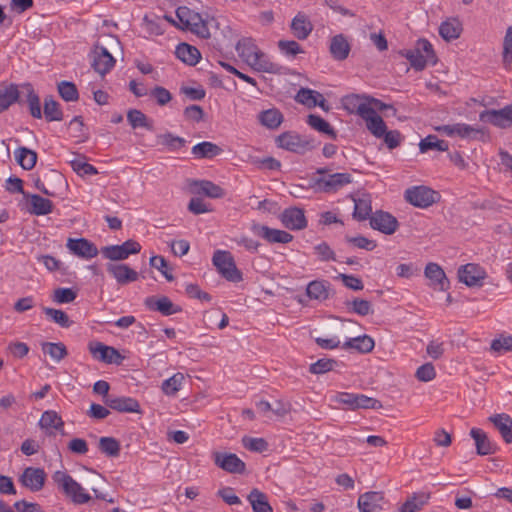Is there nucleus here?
Returning <instances> with one entry per match:
<instances>
[{"label":"nucleus","instance_id":"49530a36","mask_svg":"<svg viewBox=\"0 0 512 512\" xmlns=\"http://www.w3.org/2000/svg\"><path fill=\"white\" fill-rule=\"evenodd\" d=\"M195 187L198 193H202L210 198H221L225 195L224 189L211 181H197L195 182Z\"/></svg>","mask_w":512,"mask_h":512},{"label":"nucleus","instance_id":"473e14b6","mask_svg":"<svg viewBox=\"0 0 512 512\" xmlns=\"http://www.w3.org/2000/svg\"><path fill=\"white\" fill-rule=\"evenodd\" d=\"M374 345V340L371 337L363 335L347 339L342 347L346 350H356L361 353H368L373 350Z\"/></svg>","mask_w":512,"mask_h":512},{"label":"nucleus","instance_id":"e433bc0d","mask_svg":"<svg viewBox=\"0 0 512 512\" xmlns=\"http://www.w3.org/2000/svg\"><path fill=\"white\" fill-rule=\"evenodd\" d=\"M63 425L61 417L53 410L45 411L39 420V426L49 434H52L54 430L62 429Z\"/></svg>","mask_w":512,"mask_h":512},{"label":"nucleus","instance_id":"9b49d317","mask_svg":"<svg viewBox=\"0 0 512 512\" xmlns=\"http://www.w3.org/2000/svg\"><path fill=\"white\" fill-rule=\"evenodd\" d=\"M213 459L216 466L228 473L241 474L245 471V463L234 453L214 452Z\"/></svg>","mask_w":512,"mask_h":512},{"label":"nucleus","instance_id":"cd10ccee","mask_svg":"<svg viewBox=\"0 0 512 512\" xmlns=\"http://www.w3.org/2000/svg\"><path fill=\"white\" fill-rule=\"evenodd\" d=\"M290 29L292 34L299 40H305L313 30V24L308 16L299 12L291 21Z\"/></svg>","mask_w":512,"mask_h":512},{"label":"nucleus","instance_id":"6e6552de","mask_svg":"<svg viewBox=\"0 0 512 512\" xmlns=\"http://www.w3.org/2000/svg\"><path fill=\"white\" fill-rule=\"evenodd\" d=\"M92 67L100 75H105L115 66V59L107 48L97 43L92 52Z\"/></svg>","mask_w":512,"mask_h":512},{"label":"nucleus","instance_id":"4be33fe9","mask_svg":"<svg viewBox=\"0 0 512 512\" xmlns=\"http://www.w3.org/2000/svg\"><path fill=\"white\" fill-rule=\"evenodd\" d=\"M28 202V212L36 216L50 214L53 211V202L38 194H24Z\"/></svg>","mask_w":512,"mask_h":512},{"label":"nucleus","instance_id":"7c9ffc66","mask_svg":"<svg viewBox=\"0 0 512 512\" xmlns=\"http://www.w3.org/2000/svg\"><path fill=\"white\" fill-rule=\"evenodd\" d=\"M506 443H512V418L507 414H496L489 417Z\"/></svg>","mask_w":512,"mask_h":512},{"label":"nucleus","instance_id":"bf43d9fd","mask_svg":"<svg viewBox=\"0 0 512 512\" xmlns=\"http://www.w3.org/2000/svg\"><path fill=\"white\" fill-rule=\"evenodd\" d=\"M491 350L498 354L512 352V336L500 335L491 342Z\"/></svg>","mask_w":512,"mask_h":512},{"label":"nucleus","instance_id":"2f4dec72","mask_svg":"<svg viewBox=\"0 0 512 512\" xmlns=\"http://www.w3.org/2000/svg\"><path fill=\"white\" fill-rule=\"evenodd\" d=\"M106 404L113 410L119 412H139V403L130 397H108Z\"/></svg>","mask_w":512,"mask_h":512},{"label":"nucleus","instance_id":"dca6fc26","mask_svg":"<svg viewBox=\"0 0 512 512\" xmlns=\"http://www.w3.org/2000/svg\"><path fill=\"white\" fill-rule=\"evenodd\" d=\"M46 473L41 468L28 467L19 478L21 484L32 492L40 491L45 484Z\"/></svg>","mask_w":512,"mask_h":512},{"label":"nucleus","instance_id":"ea45409f","mask_svg":"<svg viewBox=\"0 0 512 512\" xmlns=\"http://www.w3.org/2000/svg\"><path fill=\"white\" fill-rule=\"evenodd\" d=\"M328 288V282L314 280L307 285L306 294L310 299L323 301L328 298Z\"/></svg>","mask_w":512,"mask_h":512},{"label":"nucleus","instance_id":"ddd939ff","mask_svg":"<svg viewBox=\"0 0 512 512\" xmlns=\"http://www.w3.org/2000/svg\"><path fill=\"white\" fill-rule=\"evenodd\" d=\"M486 277L485 270L473 263H468L458 269V278L469 287L481 286Z\"/></svg>","mask_w":512,"mask_h":512},{"label":"nucleus","instance_id":"6ab92c4d","mask_svg":"<svg viewBox=\"0 0 512 512\" xmlns=\"http://www.w3.org/2000/svg\"><path fill=\"white\" fill-rule=\"evenodd\" d=\"M424 274L430 281V287L434 290L444 291L448 288L449 280L444 270L437 263H428L425 267Z\"/></svg>","mask_w":512,"mask_h":512},{"label":"nucleus","instance_id":"aec40b11","mask_svg":"<svg viewBox=\"0 0 512 512\" xmlns=\"http://www.w3.org/2000/svg\"><path fill=\"white\" fill-rule=\"evenodd\" d=\"M280 220L290 230H301L307 226L304 211L297 207L285 209L280 215Z\"/></svg>","mask_w":512,"mask_h":512},{"label":"nucleus","instance_id":"de8ad7c7","mask_svg":"<svg viewBox=\"0 0 512 512\" xmlns=\"http://www.w3.org/2000/svg\"><path fill=\"white\" fill-rule=\"evenodd\" d=\"M156 143L170 151H176L185 145V140L172 133H164L156 136Z\"/></svg>","mask_w":512,"mask_h":512},{"label":"nucleus","instance_id":"8fccbe9b","mask_svg":"<svg viewBox=\"0 0 512 512\" xmlns=\"http://www.w3.org/2000/svg\"><path fill=\"white\" fill-rule=\"evenodd\" d=\"M448 148V143L444 140L438 139L435 135H428L419 143V149L422 153L429 150L447 151Z\"/></svg>","mask_w":512,"mask_h":512},{"label":"nucleus","instance_id":"e2e57ef3","mask_svg":"<svg viewBox=\"0 0 512 512\" xmlns=\"http://www.w3.org/2000/svg\"><path fill=\"white\" fill-rule=\"evenodd\" d=\"M71 167L74 172H76L79 176H86V175H96L98 173L97 169L85 162L81 158H76L70 162Z\"/></svg>","mask_w":512,"mask_h":512},{"label":"nucleus","instance_id":"5fc2aeb1","mask_svg":"<svg viewBox=\"0 0 512 512\" xmlns=\"http://www.w3.org/2000/svg\"><path fill=\"white\" fill-rule=\"evenodd\" d=\"M368 98L369 96L366 95L350 94L342 98V104L344 109L349 113L358 114L359 107L362 106L363 102H366Z\"/></svg>","mask_w":512,"mask_h":512},{"label":"nucleus","instance_id":"b1692460","mask_svg":"<svg viewBox=\"0 0 512 512\" xmlns=\"http://www.w3.org/2000/svg\"><path fill=\"white\" fill-rule=\"evenodd\" d=\"M392 108L391 105L385 104L382 101L369 97L366 102H363L362 106L359 107V115L365 123L379 116L378 111Z\"/></svg>","mask_w":512,"mask_h":512},{"label":"nucleus","instance_id":"9d476101","mask_svg":"<svg viewBox=\"0 0 512 512\" xmlns=\"http://www.w3.org/2000/svg\"><path fill=\"white\" fill-rule=\"evenodd\" d=\"M479 118L499 128L510 127L512 126V104L499 110H485L480 113Z\"/></svg>","mask_w":512,"mask_h":512},{"label":"nucleus","instance_id":"79ce46f5","mask_svg":"<svg viewBox=\"0 0 512 512\" xmlns=\"http://www.w3.org/2000/svg\"><path fill=\"white\" fill-rule=\"evenodd\" d=\"M222 149L216 144L208 141H204L196 144L192 148V154L196 158H212L219 155Z\"/></svg>","mask_w":512,"mask_h":512},{"label":"nucleus","instance_id":"a211bd4d","mask_svg":"<svg viewBox=\"0 0 512 512\" xmlns=\"http://www.w3.org/2000/svg\"><path fill=\"white\" fill-rule=\"evenodd\" d=\"M145 306L152 311L160 312L162 315L169 316L181 311V308L175 305L166 296H150L144 301Z\"/></svg>","mask_w":512,"mask_h":512},{"label":"nucleus","instance_id":"7ed1b4c3","mask_svg":"<svg viewBox=\"0 0 512 512\" xmlns=\"http://www.w3.org/2000/svg\"><path fill=\"white\" fill-rule=\"evenodd\" d=\"M176 16L179 24H176L182 30H188L201 38H209L210 32L207 22L202 16L188 7L181 6L176 10Z\"/></svg>","mask_w":512,"mask_h":512},{"label":"nucleus","instance_id":"423d86ee","mask_svg":"<svg viewBox=\"0 0 512 512\" xmlns=\"http://www.w3.org/2000/svg\"><path fill=\"white\" fill-rule=\"evenodd\" d=\"M352 182V176L349 173H334L315 180L318 190L325 193H335L344 186Z\"/></svg>","mask_w":512,"mask_h":512},{"label":"nucleus","instance_id":"f8f14e48","mask_svg":"<svg viewBox=\"0 0 512 512\" xmlns=\"http://www.w3.org/2000/svg\"><path fill=\"white\" fill-rule=\"evenodd\" d=\"M370 225L374 230H378L386 235H392L399 227L397 219L388 212L379 210L370 217Z\"/></svg>","mask_w":512,"mask_h":512},{"label":"nucleus","instance_id":"bb28decb","mask_svg":"<svg viewBox=\"0 0 512 512\" xmlns=\"http://www.w3.org/2000/svg\"><path fill=\"white\" fill-rule=\"evenodd\" d=\"M21 96L18 100L27 102L31 115L34 118H41L42 111L40 99L30 84H24L20 87Z\"/></svg>","mask_w":512,"mask_h":512},{"label":"nucleus","instance_id":"052dcab7","mask_svg":"<svg viewBox=\"0 0 512 512\" xmlns=\"http://www.w3.org/2000/svg\"><path fill=\"white\" fill-rule=\"evenodd\" d=\"M44 115L48 121L62 120V111L59 104L52 98L46 99L44 103Z\"/></svg>","mask_w":512,"mask_h":512},{"label":"nucleus","instance_id":"5701e85b","mask_svg":"<svg viewBox=\"0 0 512 512\" xmlns=\"http://www.w3.org/2000/svg\"><path fill=\"white\" fill-rule=\"evenodd\" d=\"M67 248L73 254L86 259H91L98 254L96 246L84 238L68 239Z\"/></svg>","mask_w":512,"mask_h":512},{"label":"nucleus","instance_id":"412c9836","mask_svg":"<svg viewBox=\"0 0 512 512\" xmlns=\"http://www.w3.org/2000/svg\"><path fill=\"white\" fill-rule=\"evenodd\" d=\"M253 232L270 243H289L293 236L283 230L269 228L264 225H254Z\"/></svg>","mask_w":512,"mask_h":512},{"label":"nucleus","instance_id":"0eeeda50","mask_svg":"<svg viewBox=\"0 0 512 512\" xmlns=\"http://www.w3.org/2000/svg\"><path fill=\"white\" fill-rule=\"evenodd\" d=\"M437 194L425 186H415L405 191V199L415 207L426 208L435 202Z\"/></svg>","mask_w":512,"mask_h":512},{"label":"nucleus","instance_id":"864d4df0","mask_svg":"<svg viewBox=\"0 0 512 512\" xmlns=\"http://www.w3.org/2000/svg\"><path fill=\"white\" fill-rule=\"evenodd\" d=\"M307 123L316 131L327 134L332 138H336V133L330 124L318 115H309L307 119Z\"/></svg>","mask_w":512,"mask_h":512},{"label":"nucleus","instance_id":"0e129e2a","mask_svg":"<svg viewBox=\"0 0 512 512\" xmlns=\"http://www.w3.org/2000/svg\"><path fill=\"white\" fill-rule=\"evenodd\" d=\"M99 448L108 456H117L120 451L118 441L112 437H101L99 440Z\"/></svg>","mask_w":512,"mask_h":512},{"label":"nucleus","instance_id":"f704fd0d","mask_svg":"<svg viewBox=\"0 0 512 512\" xmlns=\"http://www.w3.org/2000/svg\"><path fill=\"white\" fill-rule=\"evenodd\" d=\"M21 93L16 85L0 86V113L6 110L11 104L18 101Z\"/></svg>","mask_w":512,"mask_h":512},{"label":"nucleus","instance_id":"f3484780","mask_svg":"<svg viewBox=\"0 0 512 512\" xmlns=\"http://www.w3.org/2000/svg\"><path fill=\"white\" fill-rule=\"evenodd\" d=\"M385 504L384 495L381 492L370 491L361 494L357 506L360 512H380Z\"/></svg>","mask_w":512,"mask_h":512},{"label":"nucleus","instance_id":"37998d69","mask_svg":"<svg viewBox=\"0 0 512 512\" xmlns=\"http://www.w3.org/2000/svg\"><path fill=\"white\" fill-rule=\"evenodd\" d=\"M258 119L263 126L276 129L282 123L283 116L279 110L273 108L261 112Z\"/></svg>","mask_w":512,"mask_h":512},{"label":"nucleus","instance_id":"393cba45","mask_svg":"<svg viewBox=\"0 0 512 512\" xmlns=\"http://www.w3.org/2000/svg\"><path fill=\"white\" fill-rule=\"evenodd\" d=\"M392 108L391 105L385 104L382 101L369 97L366 102H363L362 106L359 107V115L365 123L379 116L378 111Z\"/></svg>","mask_w":512,"mask_h":512},{"label":"nucleus","instance_id":"72a5a7b5","mask_svg":"<svg viewBox=\"0 0 512 512\" xmlns=\"http://www.w3.org/2000/svg\"><path fill=\"white\" fill-rule=\"evenodd\" d=\"M350 52V44L347 39L342 35H336L330 42V53L336 60H344L348 57Z\"/></svg>","mask_w":512,"mask_h":512},{"label":"nucleus","instance_id":"1a4fd4ad","mask_svg":"<svg viewBox=\"0 0 512 512\" xmlns=\"http://www.w3.org/2000/svg\"><path fill=\"white\" fill-rule=\"evenodd\" d=\"M436 130L448 137H459L461 139H476L482 130L466 123H455L436 127Z\"/></svg>","mask_w":512,"mask_h":512},{"label":"nucleus","instance_id":"f03ea898","mask_svg":"<svg viewBox=\"0 0 512 512\" xmlns=\"http://www.w3.org/2000/svg\"><path fill=\"white\" fill-rule=\"evenodd\" d=\"M52 480L57 489L73 504H86L92 499L88 491L66 471H55Z\"/></svg>","mask_w":512,"mask_h":512},{"label":"nucleus","instance_id":"3c124183","mask_svg":"<svg viewBox=\"0 0 512 512\" xmlns=\"http://www.w3.org/2000/svg\"><path fill=\"white\" fill-rule=\"evenodd\" d=\"M330 402L335 405L336 408H346L355 410V394L348 392H336L330 397Z\"/></svg>","mask_w":512,"mask_h":512},{"label":"nucleus","instance_id":"69168bd1","mask_svg":"<svg viewBox=\"0 0 512 512\" xmlns=\"http://www.w3.org/2000/svg\"><path fill=\"white\" fill-rule=\"evenodd\" d=\"M366 128L376 138H382L387 129L386 124L380 115L367 122Z\"/></svg>","mask_w":512,"mask_h":512},{"label":"nucleus","instance_id":"13d9d810","mask_svg":"<svg viewBox=\"0 0 512 512\" xmlns=\"http://www.w3.org/2000/svg\"><path fill=\"white\" fill-rule=\"evenodd\" d=\"M77 297L76 291L72 288H57L52 294V301L57 304L73 302Z\"/></svg>","mask_w":512,"mask_h":512},{"label":"nucleus","instance_id":"a878e982","mask_svg":"<svg viewBox=\"0 0 512 512\" xmlns=\"http://www.w3.org/2000/svg\"><path fill=\"white\" fill-rule=\"evenodd\" d=\"M278 147L286 149L291 152H302L307 147V142L302 140L301 137L293 132H285L279 135L276 139Z\"/></svg>","mask_w":512,"mask_h":512},{"label":"nucleus","instance_id":"c756f323","mask_svg":"<svg viewBox=\"0 0 512 512\" xmlns=\"http://www.w3.org/2000/svg\"><path fill=\"white\" fill-rule=\"evenodd\" d=\"M470 436L475 441L477 454L489 455L495 452L494 444L489 440L487 434L482 429L472 428Z\"/></svg>","mask_w":512,"mask_h":512},{"label":"nucleus","instance_id":"338daca9","mask_svg":"<svg viewBox=\"0 0 512 512\" xmlns=\"http://www.w3.org/2000/svg\"><path fill=\"white\" fill-rule=\"evenodd\" d=\"M278 48L286 56H296L303 52L301 46L294 40H280Z\"/></svg>","mask_w":512,"mask_h":512},{"label":"nucleus","instance_id":"4468645a","mask_svg":"<svg viewBox=\"0 0 512 512\" xmlns=\"http://www.w3.org/2000/svg\"><path fill=\"white\" fill-rule=\"evenodd\" d=\"M88 348L92 356L99 361L118 365L123 361V357L118 350L101 342H90Z\"/></svg>","mask_w":512,"mask_h":512},{"label":"nucleus","instance_id":"c9c22d12","mask_svg":"<svg viewBox=\"0 0 512 512\" xmlns=\"http://www.w3.org/2000/svg\"><path fill=\"white\" fill-rule=\"evenodd\" d=\"M176 55L182 62L189 65H196L201 57L196 47L186 43H181L177 46Z\"/></svg>","mask_w":512,"mask_h":512},{"label":"nucleus","instance_id":"603ef678","mask_svg":"<svg viewBox=\"0 0 512 512\" xmlns=\"http://www.w3.org/2000/svg\"><path fill=\"white\" fill-rule=\"evenodd\" d=\"M43 312L51 321L62 328H69L72 325V321L69 316L62 310L43 307Z\"/></svg>","mask_w":512,"mask_h":512},{"label":"nucleus","instance_id":"774afa93","mask_svg":"<svg viewBox=\"0 0 512 512\" xmlns=\"http://www.w3.org/2000/svg\"><path fill=\"white\" fill-rule=\"evenodd\" d=\"M503 61L507 65L512 64V27L507 29L503 41Z\"/></svg>","mask_w":512,"mask_h":512},{"label":"nucleus","instance_id":"39448f33","mask_svg":"<svg viewBox=\"0 0 512 512\" xmlns=\"http://www.w3.org/2000/svg\"><path fill=\"white\" fill-rule=\"evenodd\" d=\"M140 251V243L132 239L125 241L121 245H111L101 249L103 257L111 261L126 260L130 255L138 254Z\"/></svg>","mask_w":512,"mask_h":512},{"label":"nucleus","instance_id":"20e7f679","mask_svg":"<svg viewBox=\"0 0 512 512\" xmlns=\"http://www.w3.org/2000/svg\"><path fill=\"white\" fill-rule=\"evenodd\" d=\"M212 262L221 276L226 280L231 282H239L242 280V273L237 269L234 258L229 251H215Z\"/></svg>","mask_w":512,"mask_h":512},{"label":"nucleus","instance_id":"2eb2a0df","mask_svg":"<svg viewBox=\"0 0 512 512\" xmlns=\"http://www.w3.org/2000/svg\"><path fill=\"white\" fill-rule=\"evenodd\" d=\"M107 272L119 285H127L138 280L139 274L136 270L122 263H108Z\"/></svg>","mask_w":512,"mask_h":512},{"label":"nucleus","instance_id":"a18cd8bd","mask_svg":"<svg viewBox=\"0 0 512 512\" xmlns=\"http://www.w3.org/2000/svg\"><path fill=\"white\" fill-rule=\"evenodd\" d=\"M15 157L19 165L25 170H31L37 162L36 152L25 147L17 149L15 151Z\"/></svg>","mask_w":512,"mask_h":512},{"label":"nucleus","instance_id":"09e8293b","mask_svg":"<svg viewBox=\"0 0 512 512\" xmlns=\"http://www.w3.org/2000/svg\"><path fill=\"white\" fill-rule=\"evenodd\" d=\"M184 380L183 373H175L162 383L161 389L165 395L174 396L181 389Z\"/></svg>","mask_w":512,"mask_h":512},{"label":"nucleus","instance_id":"4d7b16f0","mask_svg":"<svg viewBox=\"0 0 512 512\" xmlns=\"http://www.w3.org/2000/svg\"><path fill=\"white\" fill-rule=\"evenodd\" d=\"M58 92L63 100L73 102L78 100V90L74 83L62 81L58 84Z\"/></svg>","mask_w":512,"mask_h":512},{"label":"nucleus","instance_id":"4c0bfd02","mask_svg":"<svg viewBox=\"0 0 512 512\" xmlns=\"http://www.w3.org/2000/svg\"><path fill=\"white\" fill-rule=\"evenodd\" d=\"M429 498V493H415L402 504L400 512H417L428 503Z\"/></svg>","mask_w":512,"mask_h":512},{"label":"nucleus","instance_id":"6e6d98bb","mask_svg":"<svg viewBox=\"0 0 512 512\" xmlns=\"http://www.w3.org/2000/svg\"><path fill=\"white\" fill-rule=\"evenodd\" d=\"M403 55L410 62L411 66L416 70H423L429 62L427 56H424L423 53L416 49L407 50L405 53H403Z\"/></svg>","mask_w":512,"mask_h":512},{"label":"nucleus","instance_id":"c85d7f7f","mask_svg":"<svg viewBox=\"0 0 512 512\" xmlns=\"http://www.w3.org/2000/svg\"><path fill=\"white\" fill-rule=\"evenodd\" d=\"M295 100L308 108H314L316 106L324 108L326 102L321 93L309 88H301L297 92Z\"/></svg>","mask_w":512,"mask_h":512},{"label":"nucleus","instance_id":"58836bf2","mask_svg":"<svg viewBox=\"0 0 512 512\" xmlns=\"http://www.w3.org/2000/svg\"><path fill=\"white\" fill-rule=\"evenodd\" d=\"M247 499L254 512H273V509L267 500V496L260 490L253 489L249 493Z\"/></svg>","mask_w":512,"mask_h":512},{"label":"nucleus","instance_id":"680f3d73","mask_svg":"<svg viewBox=\"0 0 512 512\" xmlns=\"http://www.w3.org/2000/svg\"><path fill=\"white\" fill-rule=\"evenodd\" d=\"M127 120L133 128L143 127L149 130L152 129L147 116L140 110H130L127 114Z\"/></svg>","mask_w":512,"mask_h":512},{"label":"nucleus","instance_id":"c03bdc74","mask_svg":"<svg viewBox=\"0 0 512 512\" xmlns=\"http://www.w3.org/2000/svg\"><path fill=\"white\" fill-rule=\"evenodd\" d=\"M42 351L44 354H48L55 362H60L68 355L66 346L61 342H45L42 344Z\"/></svg>","mask_w":512,"mask_h":512},{"label":"nucleus","instance_id":"a19ab883","mask_svg":"<svg viewBox=\"0 0 512 512\" xmlns=\"http://www.w3.org/2000/svg\"><path fill=\"white\" fill-rule=\"evenodd\" d=\"M461 31V23L455 18L444 21L439 27V34L447 41L457 39Z\"/></svg>","mask_w":512,"mask_h":512},{"label":"nucleus","instance_id":"f257e3e1","mask_svg":"<svg viewBox=\"0 0 512 512\" xmlns=\"http://www.w3.org/2000/svg\"><path fill=\"white\" fill-rule=\"evenodd\" d=\"M235 50L240 59L256 72L276 73L279 70L278 65L270 60L251 37L241 38L236 43Z\"/></svg>","mask_w":512,"mask_h":512}]
</instances>
